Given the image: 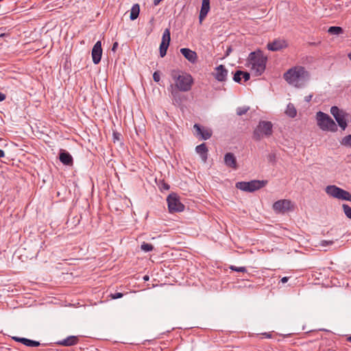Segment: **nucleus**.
I'll return each instance as SVG.
<instances>
[{
	"label": "nucleus",
	"mask_w": 351,
	"mask_h": 351,
	"mask_svg": "<svg viewBox=\"0 0 351 351\" xmlns=\"http://www.w3.org/2000/svg\"><path fill=\"white\" fill-rule=\"evenodd\" d=\"M140 6L138 3L134 4L130 10V19L132 21L136 19L139 15Z\"/></svg>",
	"instance_id": "obj_21"
},
{
	"label": "nucleus",
	"mask_w": 351,
	"mask_h": 351,
	"mask_svg": "<svg viewBox=\"0 0 351 351\" xmlns=\"http://www.w3.org/2000/svg\"><path fill=\"white\" fill-rule=\"evenodd\" d=\"M275 158L274 155H269V160H271L273 158Z\"/></svg>",
	"instance_id": "obj_49"
},
{
	"label": "nucleus",
	"mask_w": 351,
	"mask_h": 351,
	"mask_svg": "<svg viewBox=\"0 0 351 351\" xmlns=\"http://www.w3.org/2000/svg\"><path fill=\"white\" fill-rule=\"evenodd\" d=\"M230 51H231V49H229V50H228L227 52L228 53V52H230Z\"/></svg>",
	"instance_id": "obj_53"
},
{
	"label": "nucleus",
	"mask_w": 351,
	"mask_h": 351,
	"mask_svg": "<svg viewBox=\"0 0 351 351\" xmlns=\"http://www.w3.org/2000/svg\"><path fill=\"white\" fill-rule=\"evenodd\" d=\"M342 208L343 210V213L348 218L351 219V207L349 206L348 204H343L342 205Z\"/></svg>",
	"instance_id": "obj_30"
},
{
	"label": "nucleus",
	"mask_w": 351,
	"mask_h": 351,
	"mask_svg": "<svg viewBox=\"0 0 351 351\" xmlns=\"http://www.w3.org/2000/svg\"><path fill=\"white\" fill-rule=\"evenodd\" d=\"M249 110H250V107H248V106L239 107L237 109V114L239 116H242V115L246 114Z\"/></svg>",
	"instance_id": "obj_31"
},
{
	"label": "nucleus",
	"mask_w": 351,
	"mask_h": 351,
	"mask_svg": "<svg viewBox=\"0 0 351 351\" xmlns=\"http://www.w3.org/2000/svg\"><path fill=\"white\" fill-rule=\"evenodd\" d=\"M340 143L343 146L351 147V134L344 136Z\"/></svg>",
	"instance_id": "obj_28"
},
{
	"label": "nucleus",
	"mask_w": 351,
	"mask_h": 351,
	"mask_svg": "<svg viewBox=\"0 0 351 351\" xmlns=\"http://www.w3.org/2000/svg\"><path fill=\"white\" fill-rule=\"evenodd\" d=\"M243 71H237L234 75L233 80L237 83L241 82Z\"/></svg>",
	"instance_id": "obj_32"
},
{
	"label": "nucleus",
	"mask_w": 351,
	"mask_h": 351,
	"mask_svg": "<svg viewBox=\"0 0 351 351\" xmlns=\"http://www.w3.org/2000/svg\"><path fill=\"white\" fill-rule=\"evenodd\" d=\"M265 338H271V334L270 333H267V332H265V333H263L262 334Z\"/></svg>",
	"instance_id": "obj_42"
},
{
	"label": "nucleus",
	"mask_w": 351,
	"mask_h": 351,
	"mask_svg": "<svg viewBox=\"0 0 351 351\" xmlns=\"http://www.w3.org/2000/svg\"><path fill=\"white\" fill-rule=\"evenodd\" d=\"M312 95H308L304 97L305 101L309 102L311 100Z\"/></svg>",
	"instance_id": "obj_43"
},
{
	"label": "nucleus",
	"mask_w": 351,
	"mask_h": 351,
	"mask_svg": "<svg viewBox=\"0 0 351 351\" xmlns=\"http://www.w3.org/2000/svg\"><path fill=\"white\" fill-rule=\"evenodd\" d=\"M328 32L332 35H339L343 32V29L338 26L330 27Z\"/></svg>",
	"instance_id": "obj_23"
},
{
	"label": "nucleus",
	"mask_w": 351,
	"mask_h": 351,
	"mask_svg": "<svg viewBox=\"0 0 351 351\" xmlns=\"http://www.w3.org/2000/svg\"><path fill=\"white\" fill-rule=\"evenodd\" d=\"M162 189L164 190H169V185L167 183L163 182L162 184Z\"/></svg>",
	"instance_id": "obj_40"
},
{
	"label": "nucleus",
	"mask_w": 351,
	"mask_h": 351,
	"mask_svg": "<svg viewBox=\"0 0 351 351\" xmlns=\"http://www.w3.org/2000/svg\"><path fill=\"white\" fill-rule=\"evenodd\" d=\"M224 163L226 167L232 169H237L238 165L237 158L234 154L231 152L226 153L224 156Z\"/></svg>",
	"instance_id": "obj_16"
},
{
	"label": "nucleus",
	"mask_w": 351,
	"mask_h": 351,
	"mask_svg": "<svg viewBox=\"0 0 351 351\" xmlns=\"http://www.w3.org/2000/svg\"><path fill=\"white\" fill-rule=\"evenodd\" d=\"M348 58L351 60V53L348 54Z\"/></svg>",
	"instance_id": "obj_51"
},
{
	"label": "nucleus",
	"mask_w": 351,
	"mask_h": 351,
	"mask_svg": "<svg viewBox=\"0 0 351 351\" xmlns=\"http://www.w3.org/2000/svg\"><path fill=\"white\" fill-rule=\"evenodd\" d=\"M24 345L28 347H38L40 343L39 341L27 339Z\"/></svg>",
	"instance_id": "obj_29"
},
{
	"label": "nucleus",
	"mask_w": 351,
	"mask_h": 351,
	"mask_svg": "<svg viewBox=\"0 0 351 351\" xmlns=\"http://www.w3.org/2000/svg\"><path fill=\"white\" fill-rule=\"evenodd\" d=\"M267 184V180H253L250 182H238L236 183V187L243 191L252 193L262 189Z\"/></svg>",
	"instance_id": "obj_6"
},
{
	"label": "nucleus",
	"mask_w": 351,
	"mask_h": 351,
	"mask_svg": "<svg viewBox=\"0 0 351 351\" xmlns=\"http://www.w3.org/2000/svg\"><path fill=\"white\" fill-rule=\"evenodd\" d=\"M242 77L243 78L244 80V82H247V80H250V75L248 72L247 71H243V73H242Z\"/></svg>",
	"instance_id": "obj_37"
},
{
	"label": "nucleus",
	"mask_w": 351,
	"mask_h": 351,
	"mask_svg": "<svg viewBox=\"0 0 351 351\" xmlns=\"http://www.w3.org/2000/svg\"><path fill=\"white\" fill-rule=\"evenodd\" d=\"M267 62V57L260 49L251 52L247 59L248 66L251 67L256 76H260L264 73Z\"/></svg>",
	"instance_id": "obj_2"
},
{
	"label": "nucleus",
	"mask_w": 351,
	"mask_h": 351,
	"mask_svg": "<svg viewBox=\"0 0 351 351\" xmlns=\"http://www.w3.org/2000/svg\"><path fill=\"white\" fill-rule=\"evenodd\" d=\"M153 80L156 82H158L160 80V75L159 71H155L153 73Z\"/></svg>",
	"instance_id": "obj_35"
},
{
	"label": "nucleus",
	"mask_w": 351,
	"mask_h": 351,
	"mask_svg": "<svg viewBox=\"0 0 351 351\" xmlns=\"http://www.w3.org/2000/svg\"><path fill=\"white\" fill-rule=\"evenodd\" d=\"M113 136H114V140H119V136L120 134L117 132H114L113 133Z\"/></svg>",
	"instance_id": "obj_41"
},
{
	"label": "nucleus",
	"mask_w": 351,
	"mask_h": 351,
	"mask_svg": "<svg viewBox=\"0 0 351 351\" xmlns=\"http://www.w3.org/2000/svg\"><path fill=\"white\" fill-rule=\"evenodd\" d=\"M169 46V45L167 44L166 43L161 42L159 47L160 56L161 58H163L166 56Z\"/></svg>",
	"instance_id": "obj_25"
},
{
	"label": "nucleus",
	"mask_w": 351,
	"mask_h": 351,
	"mask_svg": "<svg viewBox=\"0 0 351 351\" xmlns=\"http://www.w3.org/2000/svg\"><path fill=\"white\" fill-rule=\"evenodd\" d=\"M285 114L291 117V118H294L295 117H296L297 115V110H296V108H295L294 105L291 103H289L287 106V108H286V110H285Z\"/></svg>",
	"instance_id": "obj_22"
},
{
	"label": "nucleus",
	"mask_w": 351,
	"mask_h": 351,
	"mask_svg": "<svg viewBox=\"0 0 351 351\" xmlns=\"http://www.w3.org/2000/svg\"><path fill=\"white\" fill-rule=\"evenodd\" d=\"M333 243L332 241H322L321 245L322 246H326L328 245H332Z\"/></svg>",
	"instance_id": "obj_38"
},
{
	"label": "nucleus",
	"mask_w": 351,
	"mask_h": 351,
	"mask_svg": "<svg viewBox=\"0 0 351 351\" xmlns=\"http://www.w3.org/2000/svg\"><path fill=\"white\" fill-rule=\"evenodd\" d=\"M162 0H154V5H158Z\"/></svg>",
	"instance_id": "obj_46"
},
{
	"label": "nucleus",
	"mask_w": 351,
	"mask_h": 351,
	"mask_svg": "<svg viewBox=\"0 0 351 351\" xmlns=\"http://www.w3.org/2000/svg\"><path fill=\"white\" fill-rule=\"evenodd\" d=\"M119 46V44L117 42H114L112 45V49L111 50L113 51V52H115L117 49V47Z\"/></svg>",
	"instance_id": "obj_39"
},
{
	"label": "nucleus",
	"mask_w": 351,
	"mask_h": 351,
	"mask_svg": "<svg viewBox=\"0 0 351 351\" xmlns=\"http://www.w3.org/2000/svg\"><path fill=\"white\" fill-rule=\"evenodd\" d=\"M325 192L333 198L351 202V193L336 185L327 186Z\"/></svg>",
	"instance_id": "obj_7"
},
{
	"label": "nucleus",
	"mask_w": 351,
	"mask_h": 351,
	"mask_svg": "<svg viewBox=\"0 0 351 351\" xmlns=\"http://www.w3.org/2000/svg\"><path fill=\"white\" fill-rule=\"evenodd\" d=\"M171 76L175 82L173 86L178 88L180 92H188L191 90L194 80L191 74L178 70H172Z\"/></svg>",
	"instance_id": "obj_3"
},
{
	"label": "nucleus",
	"mask_w": 351,
	"mask_h": 351,
	"mask_svg": "<svg viewBox=\"0 0 351 351\" xmlns=\"http://www.w3.org/2000/svg\"><path fill=\"white\" fill-rule=\"evenodd\" d=\"M12 339L16 341V342H20L21 343H23L24 345L25 342L26 341V339L27 338H24V337H12Z\"/></svg>",
	"instance_id": "obj_36"
},
{
	"label": "nucleus",
	"mask_w": 351,
	"mask_h": 351,
	"mask_svg": "<svg viewBox=\"0 0 351 351\" xmlns=\"http://www.w3.org/2000/svg\"><path fill=\"white\" fill-rule=\"evenodd\" d=\"M230 269L232 271H238V272H246L247 271L246 267H237L234 265H231L230 267Z\"/></svg>",
	"instance_id": "obj_33"
},
{
	"label": "nucleus",
	"mask_w": 351,
	"mask_h": 351,
	"mask_svg": "<svg viewBox=\"0 0 351 351\" xmlns=\"http://www.w3.org/2000/svg\"><path fill=\"white\" fill-rule=\"evenodd\" d=\"M143 280H144L145 281L148 280H149V276H145L143 277Z\"/></svg>",
	"instance_id": "obj_48"
},
{
	"label": "nucleus",
	"mask_w": 351,
	"mask_h": 351,
	"mask_svg": "<svg viewBox=\"0 0 351 351\" xmlns=\"http://www.w3.org/2000/svg\"><path fill=\"white\" fill-rule=\"evenodd\" d=\"M196 152L200 156L202 160L206 162L208 158V148L205 143H202L195 147Z\"/></svg>",
	"instance_id": "obj_19"
},
{
	"label": "nucleus",
	"mask_w": 351,
	"mask_h": 351,
	"mask_svg": "<svg viewBox=\"0 0 351 351\" xmlns=\"http://www.w3.org/2000/svg\"><path fill=\"white\" fill-rule=\"evenodd\" d=\"M78 342V338L76 336H69L66 339L59 341L57 344L62 346H71L77 344Z\"/></svg>",
	"instance_id": "obj_20"
},
{
	"label": "nucleus",
	"mask_w": 351,
	"mask_h": 351,
	"mask_svg": "<svg viewBox=\"0 0 351 351\" xmlns=\"http://www.w3.org/2000/svg\"><path fill=\"white\" fill-rule=\"evenodd\" d=\"M317 124L323 131L335 132L338 128L334 120L328 114L322 111L316 114Z\"/></svg>",
	"instance_id": "obj_4"
},
{
	"label": "nucleus",
	"mask_w": 351,
	"mask_h": 351,
	"mask_svg": "<svg viewBox=\"0 0 351 351\" xmlns=\"http://www.w3.org/2000/svg\"><path fill=\"white\" fill-rule=\"evenodd\" d=\"M330 113L334 117L341 129L345 130L348 127L346 117L348 116V114L343 110L339 109L336 106L331 107Z\"/></svg>",
	"instance_id": "obj_9"
},
{
	"label": "nucleus",
	"mask_w": 351,
	"mask_h": 351,
	"mask_svg": "<svg viewBox=\"0 0 351 351\" xmlns=\"http://www.w3.org/2000/svg\"><path fill=\"white\" fill-rule=\"evenodd\" d=\"M273 125L270 121H261L255 128L252 138L256 141H259L263 138H268L272 135Z\"/></svg>",
	"instance_id": "obj_5"
},
{
	"label": "nucleus",
	"mask_w": 351,
	"mask_h": 351,
	"mask_svg": "<svg viewBox=\"0 0 351 351\" xmlns=\"http://www.w3.org/2000/svg\"><path fill=\"white\" fill-rule=\"evenodd\" d=\"M288 280H289V277L285 276V277L281 278V282L282 283H285V282H287L288 281Z\"/></svg>",
	"instance_id": "obj_45"
},
{
	"label": "nucleus",
	"mask_w": 351,
	"mask_h": 351,
	"mask_svg": "<svg viewBox=\"0 0 351 351\" xmlns=\"http://www.w3.org/2000/svg\"><path fill=\"white\" fill-rule=\"evenodd\" d=\"M59 159L60 162L64 165L72 166L73 164V159L72 156L64 149L60 150Z\"/></svg>",
	"instance_id": "obj_15"
},
{
	"label": "nucleus",
	"mask_w": 351,
	"mask_h": 351,
	"mask_svg": "<svg viewBox=\"0 0 351 351\" xmlns=\"http://www.w3.org/2000/svg\"><path fill=\"white\" fill-rule=\"evenodd\" d=\"M123 296V294L122 293L117 292L114 293H110L108 297L112 300H116V299L121 298Z\"/></svg>",
	"instance_id": "obj_34"
},
{
	"label": "nucleus",
	"mask_w": 351,
	"mask_h": 351,
	"mask_svg": "<svg viewBox=\"0 0 351 351\" xmlns=\"http://www.w3.org/2000/svg\"><path fill=\"white\" fill-rule=\"evenodd\" d=\"M230 51H231V49H229V50H228L227 52L228 53V52H230Z\"/></svg>",
	"instance_id": "obj_52"
},
{
	"label": "nucleus",
	"mask_w": 351,
	"mask_h": 351,
	"mask_svg": "<svg viewBox=\"0 0 351 351\" xmlns=\"http://www.w3.org/2000/svg\"><path fill=\"white\" fill-rule=\"evenodd\" d=\"M288 46L287 43L284 39H275L272 42L268 43L267 49L271 51H278L281 49L287 48Z\"/></svg>",
	"instance_id": "obj_11"
},
{
	"label": "nucleus",
	"mask_w": 351,
	"mask_h": 351,
	"mask_svg": "<svg viewBox=\"0 0 351 351\" xmlns=\"http://www.w3.org/2000/svg\"><path fill=\"white\" fill-rule=\"evenodd\" d=\"M5 99V95L0 92V101H3Z\"/></svg>",
	"instance_id": "obj_44"
},
{
	"label": "nucleus",
	"mask_w": 351,
	"mask_h": 351,
	"mask_svg": "<svg viewBox=\"0 0 351 351\" xmlns=\"http://www.w3.org/2000/svg\"><path fill=\"white\" fill-rule=\"evenodd\" d=\"M171 40V33L169 29H166L162 34V41L169 45Z\"/></svg>",
	"instance_id": "obj_26"
},
{
	"label": "nucleus",
	"mask_w": 351,
	"mask_h": 351,
	"mask_svg": "<svg viewBox=\"0 0 351 351\" xmlns=\"http://www.w3.org/2000/svg\"><path fill=\"white\" fill-rule=\"evenodd\" d=\"M5 153L4 151L0 149V158L4 157Z\"/></svg>",
	"instance_id": "obj_47"
},
{
	"label": "nucleus",
	"mask_w": 351,
	"mask_h": 351,
	"mask_svg": "<svg viewBox=\"0 0 351 351\" xmlns=\"http://www.w3.org/2000/svg\"><path fill=\"white\" fill-rule=\"evenodd\" d=\"M193 128L197 132V135L200 136V137L204 140H207L212 136V130L210 129L201 127L197 123H195Z\"/></svg>",
	"instance_id": "obj_14"
},
{
	"label": "nucleus",
	"mask_w": 351,
	"mask_h": 351,
	"mask_svg": "<svg viewBox=\"0 0 351 351\" xmlns=\"http://www.w3.org/2000/svg\"><path fill=\"white\" fill-rule=\"evenodd\" d=\"M154 249V246L150 244L145 242H143L141 245V250L145 252H149L152 251Z\"/></svg>",
	"instance_id": "obj_27"
},
{
	"label": "nucleus",
	"mask_w": 351,
	"mask_h": 351,
	"mask_svg": "<svg viewBox=\"0 0 351 351\" xmlns=\"http://www.w3.org/2000/svg\"><path fill=\"white\" fill-rule=\"evenodd\" d=\"M169 213L182 212L184 209V205L181 203L179 196L174 193L169 194L167 198Z\"/></svg>",
	"instance_id": "obj_8"
},
{
	"label": "nucleus",
	"mask_w": 351,
	"mask_h": 351,
	"mask_svg": "<svg viewBox=\"0 0 351 351\" xmlns=\"http://www.w3.org/2000/svg\"><path fill=\"white\" fill-rule=\"evenodd\" d=\"M284 80L295 88L304 86L310 78L308 71L302 66H295L288 69L283 74Z\"/></svg>",
	"instance_id": "obj_1"
},
{
	"label": "nucleus",
	"mask_w": 351,
	"mask_h": 351,
	"mask_svg": "<svg viewBox=\"0 0 351 351\" xmlns=\"http://www.w3.org/2000/svg\"><path fill=\"white\" fill-rule=\"evenodd\" d=\"M180 53L190 62L195 63L197 61V56L195 51L189 48H182Z\"/></svg>",
	"instance_id": "obj_18"
},
{
	"label": "nucleus",
	"mask_w": 351,
	"mask_h": 351,
	"mask_svg": "<svg viewBox=\"0 0 351 351\" xmlns=\"http://www.w3.org/2000/svg\"><path fill=\"white\" fill-rule=\"evenodd\" d=\"M210 0H202V6L199 15V21L200 24L202 23V21L206 17L208 12L210 11Z\"/></svg>",
	"instance_id": "obj_17"
},
{
	"label": "nucleus",
	"mask_w": 351,
	"mask_h": 351,
	"mask_svg": "<svg viewBox=\"0 0 351 351\" xmlns=\"http://www.w3.org/2000/svg\"><path fill=\"white\" fill-rule=\"evenodd\" d=\"M348 339V341L351 342V336H350L349 337H348V339Z\"/></svg>",
	"instance_id": "obj_50"
},
{
	"label": "nucleus",
	"mask_w": 351,
	"mask_h": 351,
	"mask_svg": "<svg viewBox=\"0 0 351 351\" xmlns=\"http://www.w3.org/2000/svg\"><path fill=\"white\" fill-rule=\"evenodd\" d=\"M293 208L292 202L289 199L278 200L273 204V209L277 213H285Z\"/></svg>",
	"instance_id": "obj_10"
},
{
	"label": "nucleus",
	"mask_w": 351,
	"mask_h": 351,
	"mask_svg": "<svg viewBox=\"0 0 351 351\" xmlns=\"http://www.w3.org/2000/svg\"><path fill=\"white\" fill-rule=\"evenodd\" d=\"M168 90L171 92V96L177 101V99L179 97V92L180 91L178 88L173 86V84H171L168 88Z\"/></svg>",
	"instance_id": "obj_24"
},
{
	"label": "nucleus",
	"mask_w": 351,
	"mask_h": 351,
	"mask_svg": "<svg viewBox=\"0 0 351 351\" xmlns=\"http://www.w3.org/2000/svg\"><path fill=\"white\" fill-rule=\"evenodd\" d=\"M102 56L101 42L97 41L92 49V58L94 64H97L101 61Z\"/></svg>",
	"instance_id": "obj_13"
},
{
	"label": "nucleus",
	"mask_w": 351,
	"mask_h": 351,
	"mask_svg": "<svg viewBox=\"0 0 351 351\" xmlns=\"http://www.w3.org/2000/svg\"><path fill=\"white\" fill-rule=\"evenodd\" d=\"M228 71L224 65L220 64L215 69L213 75L218 82H225L227 80Z\"/></svg>",
	"instance_id": "obj_12"
}]
</instances>
